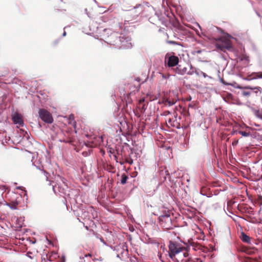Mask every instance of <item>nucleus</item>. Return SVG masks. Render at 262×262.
Here are the masks:
<instances>
[{
	"label": "nucleus",
	"mask_w": 262,
	"mask_h": 262,
	"mask_svg": "<svg viewBox=\"0 0 262 262\" xmlns=\"http://www.w3.org/2000/svg\"><path fill=\"white\" fill-rule=\"evenodd\" d=\"M240 238L243 242L252 245V244L251 243L252 238L248 236L244 232H241Z\"/></svg>",
	"instance_id": "1a4fd4ad"
},
{
	"label": "nucleus",
	"mask_w": 262,
	"mask_h": 262,
	"mask_svg": "<svg viewBox=\"0 0 262 262\" xmlns=\"http://www.w3.org/2000/svg\"><path fill=\"white\" fill-rule=\"evenodd\" d=\"M245 89H251V90L257 89V90H259L260 88L257 86V87H255L254 88H253L251 87L250 86H246L245 88Z\"/></svg>",
	"instance_id": "5701e85b"
},
{
	"label": "nucleus",
	"mask_w": 262,
	"mask_h": 262,
	"mask_svg": "<svg viewBox=\"0 0 262 262\" xmlns=\"http://www.w3.org/2000/svg\"><path fill=\"white\" fill-rule=\"evenodd\" d=\"M167 42L169 44L174 45H180V44L176 41L172 40H167Z\"/></svg>",
	"instance_id": "412c9836"
},
{
	"label": "nucleus",
	"mask_w": 262,
	"mask_h": 262,
	"mask_svg": "<svg viewBox=\"0 0 262 262\" xmlns=\"http://www.w3.org/2000/svg\"><path fill=\"white\" fill-rule=\"evenodd\" d=\"M107 231H108V233H109L110 234H111V233H112L111 231H110V230H107Z\"/></svg>",
	"instance_id": "f704fd0d"
},
{
	"label": "nucleus",
	"mask_w": 262,
	"mask_h": 262,
	"mask_svg": "<svg viewBox=\"0 0 262 262\" xmlns=\"http://www.w3.org/2000/svg\"><path fill=\"white\" fill-rule=\"evenodd\" d=\"M238 133L244 137H248L250 135V132H246L245 131L239 130L238 131Z\"/></svg>",
	"instance_id": "f3484780"
},
{
	"label": "nucleus",
	"mask_w": 262,
	"mask_h": 262,
	"mask_svg": "<svg viewBox=\"0 0 262 262\" xmlns=\"http://www.w3.org/2000/svg\"><path fill=\"white\" fill-rule=\"evenodd\" d=\"M257 77L259 78H262V74H260L259 75H257Z\"/></svg>",
	"instance_id": "473e14b6"
},
{
	"label": "nucleus",
	"mask_w": 262,
	"mask_h": 262,
	"mask_svg": "<svg viewBox=\"0 0 262 262\" xmlns=\"http://www.w3.org/2000/svg\"><path fill=\"white\" fill-rule=\"evenodd\" d=\"M19 204V203L18 201H11L9 203H6V205L8 206H9L11 209L16 210L18 209L17 206Z\"/></svg>",
	"instance_id": "f8f14e48"
},
{
	"label": "nucleus",
	"mask_w": 262,
	"mask_h": 262,
	"mask_svg": "<svg viewBox=\"0 0 262 262\" xmlns=\"http://www.w3.org/2000/svg\"><path fill=\"white\" fill-rule=\"evenodd\" d=\"M57 256V253L56 252H52L50 253L48 256V259L50 261H53L54 259L56 258Z\"/></svg>",
	"instance_id": "2eb2a0df"
},
{
	"label": "nucleus",
	"mask_w": 262,
	"mask_h": 262,
	"mask_svg": "<svg viewBox=\"0 0 262 262\" xmlns=\"http://www.w3.org/2000/svg\"><path fill=\"white\" fill-rule=\"evenodd\" d=\"M85 228H86V229H88V227L87 226H85Z\"/></svg>",
	"instance_id": "4c0bfd02"
},
{
	"label": "nucleus",
	"mask_w": 262,
	"mask_h": 262,
	"mask_svg": "<svg viewBox=\"0 0 262 262\" xmlns=\"http://www.w3.org/2000/svg\"><path fill=\"white\" fill-rule=\"evenodd\" d=\"M188 242L190 244V246L192 247V249L194 251H196L198 250H202L203 247L200 244L195 243L193 241H188Z\"/></svg>",
	"instance_id": "9d476101"
},
{
	"label": "nucleus",
	"mask_w": 262,
	"mask_h": 262,
	"mask_svg": "<svg viewBox=\"0 0 262 262\" xmlns=\"http://www.w3.org/2000/svg\"><path fill=\"white\" fill-rule=\"evenodd\" d=\"M200 231H201V232H200V233H201V235H200V236L199 237H198V238L199 239H200L204 240V239H205V235H204V232H203V231H202V230H200Z\"/></svg>",
	"instance_id": "aec40b11"
},
{
	"label": "nucleus",
	"mask_w": 262,
	"mask_h": 262,
	"mask_svg": "<svg viewBox=\"0 0 262 262\" xmlns=\"http://www.w3.org/2000/svg\"><path fill=\"white\" fill-rule=\"evenodd\" d=\"M186 71L187 69L186 68H182L181 66H179L176 69V73L180 75H184V74L186 73Z\"/></svg>",
	"instance_id": "ddd939ff"
},
{
	"label": "nucleus",
	"mask_w": 262,
	"mask_h": 262,
	"mask_svg": "<svg viewBox=\"0 0 262 262\" xmlns=\"http://www.w3.org/2000/svg\"><path fill=\"white\" fill-rule=\"evenodd\" d=\"M91 143H92L91 145H88V144H86V143H85V145H86V146H91V147L96 145V144H94L93 141H92Z\"/></svg>",
	"instance_id": "c85d7f7f"
},
{
	"label": "nucleus",
	"mask_w": 262,
	"mask_h": 262,
	"mask_svg": "<svg viewBox=\"0 0 262 262\" xmlns=\"http://www.w3.org/2000/svg\"><path fill=\"white\" fill-rule=\"evenodd\" d=\"M166 55L165 57V63H167L169 67H174L178 64L179 62V58L176 56H170L167 57Z\"/></svg>",
	"instance_id": "39448f33"
},
{
	"label": "nucleus",
	"mask_w": 262,
	"mask_h": 262,
	"mask_svg": "<svg viewBox=\"0 0 262 262\" xmlns=\"http://www.w3.org/2000/svg\"><path fill=\"white\" fill-rule=\"evenodd\" d=\"M12 119L13 122L16 124H18L19 126H23L24 124L23 117L20 114L17 113H15L12 116Z\"/></svg>",
	"instance_id": "423d86ee"
},
{
	"label": "nucleus",
	"mask_w": 262,
	"mask_h": 262,
	"mask_svg": "<svg viewBox=\"0 0 262 262\" xmlns=\"http://www.w3.org/2000/svg\"><path fill=\"white\" fill-rule=\"evenodd\" d=\"M126 162L130 164H132L133 162V160H127Z\"/></svg>",
	"instance_id": "c756f323"
},
{
	"label": "nucleus",
	"mask_w": 262,
	"mask_h": 262,
	"mask_svg": "<svg viewBox=\"0 0 262 262\" xmlns=\"http://www.w3.org/2000/svg\"><path fill=\"white\" fill-rule=\"evenodd\" d=\"M145 102V99L142 98L139 100L138 103V107L141 110V112H143L146 110V104L144 103Z\"/></svg>",
	"instance_id": "9b49d317"
},
{
	"label": "nucleus",
	"mask_w": 262,
	"mask_h": 262,
	"mask_svg": "<svg viewBox=\"0 0 262 262\" xmlns=\"http://www.w3.org/2000/svg\"><path fill=\"white\" fill-rule=\"evenodd\" d=\"M245 262H256V260L252 259L249 257H245Z\"/></svg>",
	"instance_id": "a211bd4d"
},
{
	"label": "nucleus",
	"mask_w": 262,
	"mask_h": 262,
	"mask_svg": "<svg viewBox=\"0 0 262 262\" xmlns=\"http://www.w3.org/2000/svg\"><path fill=\"white\" fill-rule=\"evenodd\" d=\"M165 216H167V217H169V215H166Z\"/></svg>",
	"instance_id": "e433bc0d"
},
{
	"label": "nucleus",
	"mask_w": 262,
	"mask_h": 262,
	"mask_svg": "<svg viewBox=\"0 0 262 262\" xmlns=\"http://www.w3.org/2000/svg\"><path fill=\"white\" fill-rule=\"evenodd\" d=\"M100 239L101 241L104 244H106L102 237H101Z\"/></svg>",
	"instance_id": "2f4dec72"
},
{
	"label": "nucleus",
	"mask_w": 262,
	"mask_h": 262,
	"mask_svg": "<svg viewBox=\"0 0 262 262\" xmlns=\"http://www.w3.org/2000/svg\"><path fill=\"white\" fill-rule=\"evenodd\" d=\"M257 200L258 203H259L260 204H262V196L258 195Z\"/></svg>",
	"instance_id": "bb28decb"
},
{
	"label": "nucleus",
	"mask_w": 262,
	"mask_h": 262,
	"mask_svg": "<svg viewBox=\"0 0 262 262\" xmlns=\"http://www.w3.org/2000/svg\"><path fill=\"white\" fill-rule=\"evenodd\" d=\"M182 253L184 257L188 256V252L186 248L180 244L170 241L168 244V255L173 260H177L178 262H187L188 260L183 258L180 254Z\"/></svg>",
	"instance_id": "f257e3e1"
},
{
	"label": "nucleus",
	"mask_w": 262,
	"mask_h": 262,
	"mask_svg": "<svg viewBox=\"0 0 262 262\" xmlns=\"http://www.w3.org/2000/svg\"><path fill=\"white\" fill-rule=\"evenodd\" d=\"M64 260H64V259L62 262H64Z\"/></svg>",
	"instance_id": "ea45409f"
},
{
	"label": "nucleus",
	"mask_w": 262,
	"mask_h": 262,
	"mask_svg": "<svg viewBox=\"0 0 262 262\" xmlns=\"http://www.w3.org/2000/svg\"><path fill=\"white\" fill-rule=\"evenodd\" d=\"M128 178L126 174H125V173H123V174H122L121 183L122 185L125 184L126 183V181L128 179Z\"/></svg>",
	"instance_id": "dca6fc26"
},
{
	"label": "nucleus",
	"mask_w": 262,
	"mask_h": 262,
	"mask_svg": "<svg viewBox=\"0 0 262 262\" xmlns=\"http://www.w3.org/2000/svg\"><path fill=\"white\" fill-rule=\"evenodd\" d=\"M170 114H171V112L169 111H165L163 113V115L165 116H166L168 115H170Z\"/></svg>",
	"instance_id": "a878e982"
},
{
	"label": "nucleus",
	"mask_w": 262,
	"mask_h": 262,
	"mask_svg": "<svg viewBox=\"0 0 262 262\" xmlns=\"http://www.w3.org/2000/svg\"><path fill=\"white\" fill-rule=\"evenodd\" d=\"M238 140H237V139H234V140L233 141L232 143V146H235L237 145V144H238Z\"/></svg>",
	"instance_id": "393cba45"
},
{
	"label": "nucleus",
	"mask_w": 262,
	"mask_h": 262,
	"mask_svg": "<svg viewBox=\"0 0 262 262\" xmlns=\"http://www.w3.org/2000/svg\"><path fill=\"white\" fill-rule=\"evenodd\" d=\"M66 32L64 31L63 33V36H66Z\"/></svg>",
	"instance_id": "c9c22d12"
},
{
	"label": "nucleus",
	"mask_w": 262,
	"mask_h": 262,
	"mask_svg": "<svg viewBox=\"0 0 262 262\" xmlns=\"http://www.w3.org/2000/svg\"><path fill=\"white\" fill-rule=\"evenodd\" d=\"M144 11V7L141 4H138L135 6L132 9L129 11V16L132 17L133 19H136L143 11Z\"/></svg>",
	"instance_id": "20e7f679"
},
{
	"label": "nucleus",
	"mask_w": 262,
	"mask_h": 262,
	"mask_svg": "<svg viewBox=\"0 0 262 262\" xmlns=\"http://www.w3.org/2000/svg\"><path fill=\"white\" fill-rule=\"evenodd\" d=\"M38 114L40 118L45 123L51 124L53 122L52 116L48 111L43 108L39 109Z\"/></svg>",
	"instance_id": "7ed1b4c3"
},
{
	"label": "nucleus",
	"mask_w": 262,
	"mask_h": 262,
	"mask_svg": "<svg viewBox=\"0 0 262 262\" xmlns=\"http://www.w3.org/2000/svg\"><path fill=\"white\" fill-rule=\"evenodd\" d=\"M22 227H23V226H22L21 225H19V226H16V228H22Z\"/></svg>",
	"instance_id": "72a5a7b5"
},
{
	"label": "nucleus",
	"mask_w": 262,
	"mask_h": 262,
	"mask_svg": "<svg viewBox=\"0 0 262 262\" xmlns=\"http://www.w3.org/2000/svg\"><path fill=\"white\" fill-rule=\"evenodd\" d=\"M177 115V113L174 111V116L175 119H173L171 118H167L166 119V122L167 125H170L173 127H176L177 128H179L180 126V124L176 120V116Z\"/></svg>",
	"instance_id": "0eeeda50"
},
{
	"label": "nucleus",
	"mask_w": 262,
	"mask_h": 262,
	"mask_svg": "<svg viewBox=\"0 0 262 262\" xmlns=\"http://www.w3.org/2000/svg\"><path fill=\"white\" fill-rule=\"evenodd\" d=\"M242 95L244 96H249L250 95V92L248 91H243Z\"/></svg>",
	"instance_id": "b1692460"
},
{
	"label": "nucleus",
	"mask_w": 262,
	"mask_h": 262,
	"mask_svg": "<svg viewBox=\"0 0 262 262\" xmlns=\"http://www.w3.org/2000/svg\"><path fill=\"white\" fill-rule=\"evenodd\" d=\"M251 246V247L243 246L241 248V251L249 255L252 254L255 252L256 249L253 246V245Z\"/></svg>",
	"instance_id": "6e6552de"
},
{
	"label": "nucleus",
	"mask_w": 262,
	"mask_h": 262,
	"mask_svg": "<svg viewBox=\"0 0 262 262\" xmlns=\"http://www.w3.org/2000/svg\"><path fill=\"white\" fill-rule=\"evenodd\" d=\"M99 138H101V139H102V137H99Z\"/></svg>",
	"instance_id": "58836bf2"
},
{
	"label": "nucleus",
	"mask_w": 262,
	"mask_h": 262,
	"mask_svg": "<svg viewBox=\"0 0 262 262\" xmlns=\"http://www.w3.org/2000/svg\"><path fill=\"white\" fill-rule=\"evenodd\" d=\"M70 120H73L74 119V116L73 115H71L70 116Z\"/></svg>",
	"instance_id": "7c9ffc66"
},
{
	"label": "nucleus",
	"mask_w": 262,
	"mask_h": 262,
	"mask_svg": "<svg viewBox=\"0 0 262 262\" xmlns=\"http://www.w3.org/2000/svg\"><path fill=\"white\" fill-rule=\"evenodd\" d=\"M255 115L257 117L262 119V113L259 111H257L255 112Z\"/></svg>",
	"instance_id": "4be33fe9"
},
{
	"label": "nucleus",
	"mask_w": 262,
	"mask_h": 262,
	"mask_svg": "<svg viewBox=\"0 0 262 262\" xmlns=\"http://www.w3.org/2000/svg\"><path fill=\"white\" fill-rule=\"evenodd\" d=\"M92 151V149H89L88 151H83L82 153L83 156H87L88 155H90L91 152Z\"/></svg>",
	"instance_id": "6ab92c4d"
},
{
	"label": "nucleus",
	"mask_w": 262,
	"mask_h": 262,
	"mask_svg": "<svg viewBox=\"0 0 262 262\" xmlns=\"http://www.w3.org/2000/svg\"><path fill=\"white\" fill-rule=\"evenodd\" d=\"M230 38L231 36L229 35L214 38V40L216 41L215 43L216 47L224 52L226 50H232L233 45Z\"/></svg>",
	"instance_id": "f03ea898"
},
{
	"label": "nucleus",
	"mask_w": 262,
	"mask_h": 262,
	"mask_svg": "<svg viewBox=\"0 0 262 262\" xmlns=\"http://www.w3.org/2000/svg\"><path fill=\"white\" fill-rule=\"evenodd\" d=\"M252 241L254 243L255 245H257L258 243H260V240L258 239V242H257L255 239H252Z\"/></svg>",
	"instance_id": "cd10ccee"
},
{
	"label": "nucleus",
	"mask_w": 262,
	"mask_h": 262,
	"mask_svg": "<svg viewBox=\"0 0 262 262\" xmlns=\"http://www.w3.org/2000/svg\"><path fill=\"white\" fill-rule=\"evenodd\" d=\"M162 103L165 105V106H170L175 104L176 101L173 100H169L168 99H164L162 101Z\"/></svg>",
	"instance_id": "4468645a"
}]
</instances>
